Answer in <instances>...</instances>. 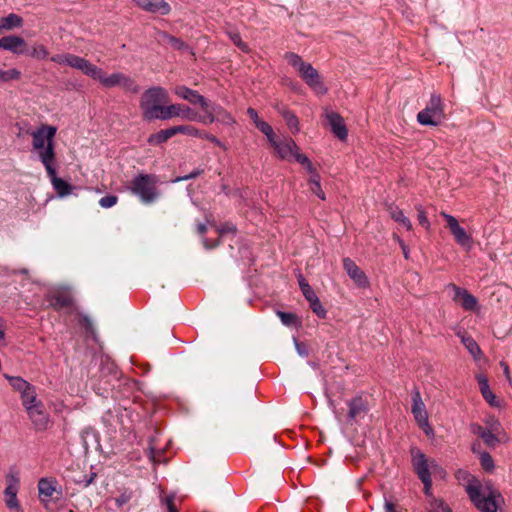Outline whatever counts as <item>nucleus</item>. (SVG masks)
I'll use <instances>...</instances> for the list:
<instances>
[{
  "label": "nucleus",
  "mask_w": 512,
  "mask_h": 512,
  "mask_svg": "<svg viewBox=\"0 0 512 512\" xmlns=\"http://www.w3.org/2000/svg\"><path fill=\"white\" fill-rule=\"evenodd\" d=\"M456 478L459 481H466L465 490L471 501L481 512H497L503 498L490 483L482 487L480 482L465 470H458Z\"/></svg>",
  "instance_id": "1"
},
{
  "label": "nucleus",
  "mask_w": 512,
  "mask_h": 512,
  "mask_svg": "<svg viewBox=\"0 0 512 512\" xmlns=\"http://www.w3.org/2000/svg\"><path fill=\"white\" fill-rule=\"evenodd\" d=\"M168 101V92L162 87H152L143 92L140 98V108L145 120L152 121L160 118L164 105Z\"/></svg>",
  "instance_id": "2"
},
{
  "label": "nucleus",
  "mask_w": 512,
  "mask_h": 512,
  "mask_svg": "<svg viewBox=\"0 0 512 512\" xmlns=\"http://www.w3.org/2000/svg\"><path fill=\"white\" fill-rule=\"evenodd\" d=\"M285 59L313 91L321 95L327 93V88L318 71L310 63L305 62L298 54L293 52L286 53Z\"/></svg>",
  "instance_id": "3"
},
{
  "label": "nucleus",
  "mask_w": 512,
  "mask_h": 512,
  "mask_svg": "<svg viewBox=\"0 0 512 512\" xmlns=\"http://www.w3.org/2000/svg\"><path fill=\"white\" fill-rule=\"evenodd\" d=\"M444 118V104L437 94H432L425 109L417 114V121L425 126H437Z\"/></svg>",
  "instance_id": "4"
},
{
  "label": "nucleus",
  "mask_w": 512,
  "mask_h": 512,
  "mask_svg": "<svg viewBox=\"0 0 512 512\" xmlns=\"http://www.w3.org/2000/svg\"><path fill=\"white\" fill-rule=\"evenodd\" d=\"M97 81L103 87L108 89L120 87L125 92L132 94H138L140 92V86L136 83V81L132 77L122 72H115L108 75L101 69Z\"/></svg>",
  "instance_id": "5"
},
{
  "label": "nucleus",
  "mask_w": 512,
  "mask_h": 512,
  "mask_svg": "<svg viewBox=\"0 0 512 512\" xmlns=\"http://www.w3.org/2000/svg\"><path fill=\"white\" fill-rule=\"evenodd\" d=\"M157 178L153 175L142 174L132 181L131 191L140 197L144 203H151L157 198Z\"/></svg>",
  "instance_id": "6"
},
{
  "label": "nucleus",
  "mask_w": 512,
  "mask_h": 512,
  "mask_svg": "<svg viewBox=\"0 0 512 512\" xmlns=\"http://www.w3.org/2000/svg\"><path fill=\"white\" fill-rule=\"evenodd\" d=\"M412 464L413 467L424 484V493L425 495L432 497V480L430 477V472L428 470V459L424 453H422L418 449L412 450Z\"/></svg>",
  "instance_id": "7"
},
{
  "label": "nucleus",
  "mask_w": 512,
  "mask_h": 512,
  "mask_svg": "<svg viewBox=\"0 0 512 512\" xmlns=\"http://www.w3.org/2000/svg\"><path fill=\"white\" fill-rule=\"evenodd\" d=\"M441 216L446 220L447 227L449 228L455 242L466 250H471L473 247V238L459 223V221L452 215L441 212Z\"/></svg>",
  "instance_id": "8"
},
{
  "label": "nucleus",
  "mask_w": 512,
  "mask_h": 512,
  "mask_svg": "<svg viewBox=\"0 0 512 512\" xmlns=\"http://www.w3.org/2000/svg\"><path fill=\"white\" fill-rule=\"evenodd\" d=\"M412 414L419 427L427 436H433L434 431L428 421V414L419 390L412 393Z\"/></svg>",
  "instance_id": "9"
},
{
  "label": "nucleus",
  "mask_w": 512,
  "mask_h": 512,
  "mask_svg": "<svg viewBox=\"0 0 512 512\" xmlns=\"http://www.w3.org/2000/svg\"><path fill=\"white\" fill-rule=\"evenodd\" d=\"M20 488V480L17 475L10 474L6 477V488L3 493L4 503L11 512H23L17 498Z\"/></svg>",
  "instance_id": "10"
},
{
  "label": "nucleus",
  "mask_w": 512,
  "mask_h": 512,
  "mask_svg": "<svg viewBox=\"0 0 512 512\" xmlns=\"http://www.w3.org/2000/svg\"><path fill=\"white\" fill-rule=\"evenodd\" d=\"M203 111L205 112V115L199 116L198 121L205 125L212 124L217 121L221 124L232 126L236 122L233 116L220 105L209 104V108L203 109Z\"/></svg>",
  "instance_id": "11"
},
{
  "label": "nucleus",
  "mask_w": 512,
  "mask_h": 512,
  "mask_svg": "<svg viewBox=\"0 0 512 512\" xmlns=\"http://www.w3.org/2000/svg\"><path fill=\"white\" fill-rule=\"evenodd\" d=\"M38 493L40 501L47 507L52 501L61 498L62 492L56 479L42 478L38 482Z\"/></svg>",
  "instance_id": "12"
},
{
  "label": "nucleus",
  "mask_w": 512,
  "mask_h": 512,
  "mask_svg": "<svg viewBox=\"0 0 512 512\" xmlns=\"http://www.w3.org/2000/svg\"><path fill=\"white\" fill-rule=\"evenodd\" d=\"M46 298L50 306L56 310L71 307L74 303L73 296L67 286H60L52 290Z\"/></svg>",
  "instance_id": "13"
},
{
  "label": "nucleus",
  "mask_w": 512,
  "mask_h": 512,
  "mask_svg": "<svg viewBox=\"0 0 512 512\" xmlns=\"http://www.w3.org/2000/svg\"><path fill=\"white\" fill-rule=\"evenodd\" d=\"M174 117H179L184 120L198 121L199 116L194 113L190 107L182 104H171L165 106L162 114H160V120H167Z\"/></svg>",
  "instance_id": "14"
},
{
  "label": "nucleus",
  "mask_w": 512,
  "mask_h": 512,
  "mask_svg": "<svg viewBox=\"0 0 512 512\" xmlns=\"http://www.w3.org/2000/svg\"><path fill=\"white\" fill-rule=\"evenodd\" d=\"M57 132L55 126L41 124L35 130L27 131L32 138V147L47 143H53Z\"/></svg>",
  "instance_id": "15"
},
{
  "label": "nucleus",
  "mask_w": 512,
  "mask_h": 512,
  "mask_svg": "<svg viewBox=\"0 0 512 512\" xmlns=\"http://www.w3.org/2000/svg\"><path fill=\"white\" fill-rule=\"evenodd\" d=\"M36 151L39 160L45 167L47 174H53V167L56 159L54 142L32 147Z\"/></svg>",
  "instance_id": "16"
},
{
  "label": "nucleus",
  "mask_w": 512,
  "mask_h": 512,
  "mask_svg": "<svg viewBox=\"0 0 512 512\" xmlns=\"http://www.w3.org/2000/svg\"><path fill=\"white\" fill-rule=\"evenodd\" d=\"M448 288L454 292L452 296L453 301L458 303L463 309L475 310L477 308V299L466 289L454 284L448 285Z\"/></svg>",
  "instance_id": "17"
},
{
  "label": "nucleus",
  "mask_w": 512,
  "mask_h": 512,
  "mask_svg": "<svg viewBox=\"0 0 512 512\" xmlns=\"http://www.w3.org/2000/svg\"><path fill=\"white\" fill-rule=\"evenodd\" d=\"M343 267L353 282L360 288L369 287L370 283L366 274L350 258L343 259Z\"/></svg>",
  "instance_id": "18"
},
{
  "label": "nucleus",
  "mask_w": 512,
  "mask_h": 512,
  "mask_svg": "<svg viewBox=\"0 0 512 512\" xmlns=\"http://www.w3.org/2000/svg\"><path fill=\"white\" fill-rule=\"evenodd\" d=\"M0 49L20 55L27 52V43L20 36L8 35L0 38Z\"/></svg>",
  "instance_id": "19"
},
{
  "label": "nucleus",
  "mask_w": 512,
  "mask_h": 512,
  "mask_svg": "<svg viewBox=\"0 0 512 512\" xmlns=\"http://www.w3.org/2000/svg\"><path fill=\"white\" fill-rule=\"evenodd\" d=\"M173 92L179 98L186 100L193 105L199 104L202 109L209 108L208 101L195 90H192V89L182 85V86H176L173 89Z\"/></svg>",
  "instance_id": "20"
},
{
  "label": "nucleus",
  "mask_w": 512,
  "mask_h": 512,
  "mask_svg": "<svg viewBox=\"0 0 512 512\" xmlns=\"http://www.w3.org/2000/svg\"><path fill=\"white\" fill-rule=\"evenodd\" d=\"M69 67L80 70L83 74L97 81L101 68L97 67L87 59L72 54Z\"/></svg>",
  "instance_id": "21"
},
{
  "label": "nucleus",
  "mask_w": 512,
  "mask_h": 512,
  "mask_svg": "<svg viewBox=\"0 0 512 512\" xmlns=\"http://www.w3.org/2000/svg\"><path fill=\"white\" fill-rule=\"evenodd\" d=\"M140 9L149 13L166 15L170 12V6L165 0H132Z\"/></svg>",
  "instance_id": "22"
},
{
  "label": "nucleus",
  "mask_w": 512,
  "mask_h": 512,
  "mask_svg": "<svg viewBox=\"0 0 512 512\" xmlns=\"http://www.w3.org/2000/svg\"><path fill=\"white\" fill-rule=\"evenodd\" d=\"M270 143L282 159H288L289 157H294L296 159V154L300 153L299 147L290 138L284 139L280 142L274 139L273 142Z\"/></svg>",
  "instance_id": "23"
},
{
  "label": "nucleus",
  "mask_w": 512,
  "mask_h": 512,
  "mask_svg": "<svg viewBox=\"0 0 512 512\" xmlns=\"http://www.w3.org/2000/svg\"><path fill=\"white\" fill-rule=\"evenodd\" d=\"M326 117L333 133L341 140L346 139L348 132L345 127L343 118L338 113L335 112L327 113Z\"/></svg>",
  "instance_id": "24"
},
{
  "label": "nucleus",
  "mask_w": 512,
  "mask_h": 512,
  "mask_svg": "<svg viewBox=\"0 0 512 512\" xmlns=\"http://www.w3.org/2000/svg\"><path fill=\"white\" fill-rule=\"evenodd\" d=\"M477 381L480 387L481 394L483 398L493 407H499L500 403L496 398V395L491 391L488 379L485 375L479 374L477 375Z\"/></svg>",
  "instance_id": "25"
},
{
  "label": "nucleus",
  "mask_w": 512,
  "mask_h": 512,
  "mask_svg": "<svg viewBox=\"0 0 512 512\" xmlns=\"http://www.w3.org/2000/svg\"><path fill=\"white\" fill-rule=\"evenodd\" d=\"M348 406H349L348 416L350 419H356L358 417H362L367 411L366 403L361 397L353 398L348 403Z\"/></svg>",
  "instance_id": "26"
},
{
  "label": "nucleus",
  "mask_w": 512,
  "mask_h": 512,
  "mask_svg": "<svg viewBox=\"0 0 512 512\" xmlns=\"http://www.w3.org/2000/svg\"><path fill=\"white\" fill-rule=\"evenodd\" d=\"M22 24L23 20L20 16L14 13H10L6 17L0 18V33L19 28L22 26Z\"/></svg>",
  "instance_id": "27"
},
{
  "label": "nucleus",
  "mask_w": 512,
  "mask_h": 512,
  "mask_svg": "<svg viewBox=\"0 0 512 512\" xmlns=\"http://www.w3.org/2000/svg\"><path fill=\"white\" fill-rule=\"evenodd\" d=\"M51 178L52 185L60 197L67 196L72 191V186L63 179L56 176V170L53 167V174H48Z\"/></svg>",
  "instance_id": "28"
},
{
  "label": "nucleus",
  "mask_w": 512,
  "mask_h": 512,
  "mask_svg": "<svg viewBox=\"0 0 512 512\" xmlns=\"http://www.w3.org/2000/svg\"><path fill=\"white\" fill-rule=\"evenodd\" d=\"M4 377L9 381L12 388L20 393L22 396L32 385L19 376H10L8 374H4Z\"/></svg>",
  "instance_id": "29"
},
{
  "label": "nucleus",
  "mask_w": 512,
  "mask_h": 512,
  "mask_svg": "<svg viewBox=\"0 0 512 512\" xmlns=\"http://www.w3.org/2000/svg\"><path fill=\"white\" fill-rule=\"evenodd\" d=\"M173 136H174V132H173L172 127H170L168 129L161 130L155 134L150 135L149 138L147 139V142L150 145H160V144L166 142L168 139H170Z\"/></svg>",
  "instance_id": "30"
},
{
  "label": "nucleus",
  "mask_w": 512,
  "mask_h": 512,
  "mask_svg": "<svg viewBox=\"0 0 512 512\" xmlns=\"http://www.w3.org/2000/svg\"><path fill=\"white\" fill-rule=\"evenodd\" d=\"M461 342L475 360H479L481 358V349L472 337L463 335L461 336Z\"/></svg>",
  "instance_id": "31"
},
{
  "label": "nucleus",
  "mask_w": 512,
  "mask_h": 512,
  "mask_svg": "<svg viewBox=\"0 0 512 512\" xmlns=\"http://www.w3.org/2000/svg\"><path fill=\"white\" fill-rule=\"evenodd\" d=\"M482 440L489 447H494L496 444L507 441V435H501L491 430L485 429V432L482 434Z\"/></svg>",
  "instance_id": "32"
},
{
  "label": "nucleus",
  "mask_w": 512,
  "mask_h": 512,
  "mask_svg": "<svg viewBox=\"0 0 512 512\" xmlns=\"http://www.w3.org/2000/svg\"><path fill=\"white\" fill-rule=\"evenodd\" d=\"M390 216L396 221L402 224L407 230L412 229L411 221L404 215L403 211L397 207H390Z\"/></svg>",
  "instance_id": "33"
},
{
  "label": "nucleus",
  "mask_w": 512,
  "mask_h": 512,
  "mask_svg": "<svg viewBox=\"0 0 512 512\" xmlns=\"http://www.w3.org/2000/svg\"><path fill=\"white\" fill-rule=\"evenodd\" d=\"M296 161L300 163L307 173L309 174V178H314V175H319L316 168L314 167L313 163L310 161V159L302 153L296 154Z\"/></svg>",
  "instance_id": "34"
},
{
  "label": "nucleus",
  "mask_w": 512,
  "mask_h": 512,
  "mask_svg": "<svg viewBox=\"0 0 512 512\" xmlns=\"http://www.w3.org/2000/svg\"><path fill=\"white\" fill-rule=\"evenodd\" d=\"M296 161L300 163L307 173L309 174V178H314V175H319L316 168L314 167L313 163L310 161V159L302 153L296 154Z\"/></svg>",
  "instance_id": "35"
},
{
  "label": "nucleus",
  "mask_w": 512,
  "mask_h": 512,
  "mask_svg": "<svg viewBox=\"0 0 512 512\" xmlns=\"http://www.w3.org/2000/svg\"><path fill=\"white\" fill-rule=\"evenodd\" d=\"M281 114H282L287 126L289 127V129L293 133H298L300 128H299V121H298V118L296 117V115L286 109L282 110Z\"/></svg>",
  "instance_id": "36"
},
{
  "label": "nucleus",
  "mask_w": 512,
  "mask_h": 512,
  "mask_svg": "<svg viewBox=\"0 0 512 512\" xmlns=\"http://www.w3.org/2000/svg\"><path fill=\"white\" fill-rule=\"evenodd\" d=\"M174 135L181 133L192 137H202V131L192 125H178L172 127Z\"/></svg>",
  "instance_id": "37"
},
{
  "label": "nucleus",
  "mask_w": 512,
  "mask_h": 512,
  "mask_svg": "<svg viewBox=\"0 0 512 512\" xmlns=\"http://www.w3.org/2000/svg\"><path fill=\"white\" fill-rule=\"evenodd\" d=\"M308 185L310 191L315 194L317 197H319L321 200H325L326 196L324 191L321 188L320 184V175H314V178L308 179Z\"/></svg>",
  "instance_id": "38"
},
{
  "label": "nucleus",
  "mask_w": 512,
  "mask_h": 512,
  "mask_svg": "<svg viewBox=\"0 0 512 512\" xmlns=\"http://www.w3.org/2000/svg\"><path fill=\"white\" fill-rule=\"evenodd\" d=\"M21 77V72L16 68H11L8 70L0 69V83H7L10 81L19 80Z\"/></svg>",
  "instance_id": "39"
},
{
  "label": "nucleus",
  "mask_w": 512,
  "mask_h": 512,
  "mask_svg": "<svg viewBox=\"0 0 512 512\" xmlns=\"http://www.w3.org/2000/svg\"><path fill=\"white\" fill-rule=\"evenodd\" d=\"M22 404L27 409L29 406H32L33 404H37L41 402L37 398V394L35 391V388L32 386L29 388L22 396H21Z\"/></svg>",
  "instance_id": "40"
},
{
  "label": "nucleus",
  "mask_w": 512,
  "mask_h": 512,
  "mask_svg": "<svg viewBox=\"0 0 512 512\" xmlns=\"http://www.w3.org/2000/svg\"><path fill=\"white\" fill-rule=\"evenodd\" d=\"M29 55L34 59L44 60L49 56V51L44 45L35 43L32 46Z\"/></svg>",
  "instance_id": "41"
},
{
  "label": "nucleus",
  "mask_w": 512,
  "mask_h": 512,
  "mask_svg": "<svg viewBox=\"0 0 512 512\" xmlns=\"http://www.w3.org/2000/svg\"><path fill=\"white\" fill-rule=\"evenodd\" d=\"M277 316L281 322L286 326H300V321L296 314L278 311Z\"/></svg>",
  "instance_id": "42"
},
{
  "label": "nucleus",
  "mask_w": 512,
  "mask_h": 512,
  "mask_svg": "<svg viewBox=\"0 0 512 512\" xmlns=\"http://www.w3.org/2000/svg\"><path fill=\"white\" fill-rule=\"evenodd\" d=\"M37 430H44L47 428L49 423V417L48 414L45 412H42L39 415L34 416L33 418H30Z\"/></svg>",
  "instance_id": "43"
},
{
  "label": "nucleus",
  "mask_w": 512,
  "mask_h": 512,
  "mask_svg": "<svg viewBox=\"0 0 512 512\" xmlns=\"http://www.w3.org/2000/svg\"><path fill=\"white\" fill-rule=\"evenodd\" d=\"M430 512H452V510L443 500L432 497L430 501Z\"/></svg>",
  "instance_id": "44"
},
{
  "label": "nucleus",
  "mask_w": 512,
  "mask_h": 512,
  "mask_svg": "<svg viewBox=\"0 0 512 512\" xmlns=\"http://www.w3.org/2000/svg\"><path fill=\"white\" fill-rule=\"evenodd\" d=\"M485 424H486L485 429L494 431V432L499 433L501 435H506V433L504 432L500 422L495 417H493V416L488 417L485 420Z\"/></svg>",
  "instance_id": "45"
},
{
  "label": "nucleus",
  "mask_w": 512,
  "mask_h": 512,
  "mask_svg": "<svg viewBox=\"0 0 512 512\" xmlns=\"http://www.w3.org/2000/svg\"><path fill=\"white\" fill-rule=\"evenodd\" d=\"M263 134H265L268 138V141L269 142H273V140L275 139V134L273 132V129L272 127L266 123L265 121L263 120H260L259 122H257V124L255 125Z\"/></svg>",
  "instance_id": "46"
},
{
  "label": "nucleus",
  "mask_w": 512,
  "mask_h": 512,
  "mask_svg": "<svg viewBox=\"0 0 512 512\" xmlns=\"http://www.w3.org/2000/svg\"><path fill=\"white\" fill-rule=\"evenodd\" d=\"M480 463L484 470L492 471L494 469V461L491 455L487 452H483L480 454Z\"/></svg>",
  "instance_id": "47"
},
{
  "label": "nucleus",
  "mask_w": 512,
  "mask_h": 512,
  "mask_svg": "<svg viewBox=\"0 0 512 512\" xmlns=\"http://www.w3.org/2000/svg\"><path fill=\"white\" fill-rule=\"evenodd\" d=\"M310 308L312 309V311L320 318H325L326 317V310L324 309V307L322 306L319 298L317 299H314L313 302H310Z\"/></svg>",
  "instance_id": "48"
},
{
  "label": "nucleus",
  "mask_w": 512,
  "mask_h": 512,
  "mask_svg": "<svg viewBox=\"0 0 512 512\" xmlns=\"http://www.w3.org/2000/svg\"><path fill=\"white\" fill-rule=\"evenodd\" d=\"M428 470L431 474L438 475L441 478L446 476V472L440 467L435 460L428 459Z\"/></svg>",
  "instance_id": "49"
},
{
  "label": "nucleus",
  "mask_w": 512,
  "mask_h": 512,
  "mask_svg": "<svg viewBox=\"0 0 512 512\" xmlns=\"http://www.w3.org/2000/svg\"><path fill=\"white\" fill-rule=\"evenodd\" d=\"M72 54L70 53H63V54H56L51 57V61L59 64V65H70Z\"/></svg>",
  "instance_id": "50"
},
{
  "label": "nucleus",
  "mask_w": 512,
  "mask_h": 512,
  "mask_svg": "<svg viewBox=\"0 0 512 512\" xmlns=\"http://www.w3.org/2000/svg\"><path fill=\"white\" fill-rule=\"evenodd\" d=\"M416 210L418 212V220L419 223L426 229L430 228V222L426 216V212L421 205L416 206Z\"/></svg>",
  "instance_id": "51"
},
{
  "label": "nucleus",
  "mask_w": 512,
  "mask_h": 512,
  "mask_svg": "<svg viewBox=\"0 0 512 512\" xmlns=\"http://www.w3.org/2000/svg\"><path fill=\"white\" fill-rule=\"evenodd\" d=\"M229 37L232 40V42L242 51H248V46L241 40V37L237 32H229Z\"/></svg>",
  "instance_id": "52"
},
{
  "label": "nucleus",
  "mask_w": 512,
  "mask_h": 512,
  "mask_svg": "<svg viewBox=\"0 0 512 512\" xmlns=\"http://www.w3.org/2000/svg\"><path fill=\"white\" fill-rule=\"evenodd\" d=\"M26 411H27L29 417L33 418L34 416L39 415L42 412H45V409H44L42 402H39L37 404H33L32 406H29L26 409Z\"/></svg>",
  "instance_id": "53"
},
{
  "label": "nucleus",
  "mask_w": 512,
  "mask_h": 512,
  "mask_svg": "<svg viewBox=\"0 0 512 512\" xmlns=\"http://www.w3.org/2000/svg\"><path fill=\"white\" fill-rule=\"evenodd\" d=\"M117 203V197L114 195H109L102 197L99 201V204L103 208L113 207Z\"/></svg>",
  "instance_id": "54"
},
{
  "label": "nucleus",
  "mask_w": 512,
  "mask_h": 512,
  "mask_svg": "<svg viewBox=\"0 0 512 512\" xmlns=\"http://www.w3.org/2000/svg\"><path fill=\"white\" fill-rule=\"evenodd\" d=\"M302 293L309 303L313 302L314 299L318 298V296L316 295V293L314 292L310 285H304Z\"/></svg>",
  "instance_id": "55"
},
{
  "label": "nucleus",
  "mask_w": 512,
  "mask_h": 512,
  "mask_svg": "<svg viewBox=\"0 0 512 512\" xmlns=\"http://www.w3.org/2000/svg\"><path fill=\"white\" fill-rule=\"evenodd\" d=\"M201 138H204L214 144H216L217 146L221 147L222 149L226 150L227 147L214 135L212 134H209V133H206V132H203L202 131V137Z\"/></svg>",
  "instance_id": "56"
},
{
  "label": "nucleus",
  "mask_w": 512,
  "mask_h": 512,
  "mask_svg": "<svg viewBox=\"0 0 512 512\" xmlns=\"http://www.w3.org/2000/svg\"><path fill=\"white\" fill-rule=\"evenodd\" d=\"M203 173H204V169L197 168V169L193 170L190 174L177 178L176 181L179 182V181L193 179V178H196V177L202 175Z\"/></svg>",
  "instance_id": "57"
},
{
  "label": "nucleus",
  "mask_w": 512,
  "mask_h": 512,
  "mask_svg": "<svg viewBox=\"0 0 512 512\" xmlns=\"http://www.w3.org/2000/svg\"><path fill=\"white\" fill-rule=\"evenodd\" d=\"M164 503L167 507L168 512H178L177 508L174 505L173 497L169 496L164 499Z\"/></svg>",
  "instance_id": "58"
},
{
  "label": "nucleus",
  "mask_w": 512,
  "mask_h": 512,
  "mask_svg": "<svg viewBox=\"0 0 512 512\" xmlns=\"http://www.w3.org/2000/svg\"><path fill=\"white\" fill-rule=\"evenodd\" d=\"M168 40H169V43L174 47V48H177V49H183L185 48V44L180 41L179 39L175 38V37H172V36H169L168 37Z\"/></svg>",
  "instance_id": "59"
},
{
  "label": "nucleus",
  "mask_w": 512,
  "mask_h": 512,
  "mask_svg": "<svg viewBox=\"0 0 512 512\" xmlns=\"http://www.w3.org/2000/svg\"><path fill=\"white\" fill-rule=\"evenodd\" d=\"M247 114L249 115V117L251 118L255 125L257 124V122L261 120L257 114V111L253 108H248Z\"/></svg>",
  "instance_id": "60"
},
{
  "label": "nucleus",
  "mask_w": 512,
  "mask_h": 512,
  "mask_svg": "<svg viewBox=\"0 0 512 512\" xmlns=\"http://www.w3.org/2000/svg\"><path fill=\"white\" fill-rule=\"evenodd\" d=\"M294 344H295V347H296V350L297 352L301 355V356H307V350L305 347H303L295 338H294Z\"/></svg>",
  "instance_id": "61"
},
{
  "label": "nucleus",
  "mask_w": 512,
  "mask_h": 512,
  "mask_svg": "<svg viewBox=\"0 0 512 512\" xmlns=\"http://www.w3.org/2000/svg\"><path fill=\"white\" fill-rule=\"evenodd\" d=\"M6 324L2 317H0V343L5 339Z\"/></svg>",
  "instance_id": "62"
},
{
  "label": "nucleus",
  "mask_w": 512,
  "mask_h": 512,
  "mask_svg": "<svg viewBox=\"0 0 512 512\" xmlns=\"http://www.w3.org/2000/svg\"><path fill=\"white\" fill-rule=\"evenodd\" d=\"M500 365L503 368V371H504L506 379L511 384V374H510V370H509L508 364L505 363V362H501Z\"/></svg>",
  "instance_id": "63"
},
{
  "label": "nucleus",
  "mask_w": 512,
  "mask_h": 512,
  "mask_svg": "<svg viewBox=\"0 0 512 512\" xmlns=\"http://www.w3.org/2000/svg\"><path fill=\"white\" fill-rule=\"evenodd\" d=\"M384 508L386 512H396L395 506L389 501H385Z\"/></svg>",
  "instance_id": "64"
}]
</instances>
